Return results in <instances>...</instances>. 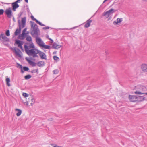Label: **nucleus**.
<instances>
[{
    "mask_svg": "<svg viewBox=\"0 0 147 147\" xmlns=\"http://www.w3.org/2000/svg\"><path fill=\"white\" fill-rule=\"evenodd\" d=\"M24 47L26 52L29 56H32L33 57H38V56L37 55L38 54L37 51L38 50L36 49H34L29 50L28 46L25 44Z\"/></svg>",
    "mask_w": 147,
    "mask_h": 147,
    "instance_id": "f257e3e1",
    "label": "nucleus"
},
{
    "mask_svg": "<svg viewBox=\"0 0 147 147\" xmlns=\"http://www.w3.org/2000/svg\"><path fill=\"white\" fill-rule=\"evenodd\" d=\"M21 22V23L20 22V20L18 21L19 29H17L15 32L14 34L16 36L18 35L20 32L21 29L25 27L26 22V17H24L22 18Z\"/></svg>",
    "mask_w": 147,
    "mask_h": 147,
    "instance_id": "f03ea898",
    "label": "nucleus"
},
{
    "mask_svg": "<svg viewBox=\"0 0 147 147\" xmlns=\"http://www.w3.org/2000/svg\"><path fill=\"white\" fill-rule=\"evenodd\" d=\"M31 23V27L32 30L30 34L32 36H34L35 35L39 36L40 34L38 33L39 30L38 25L34 22L32 21L30 22Z\"/></svg>",
    "mask_w": 147,
    "mask_h": 147,
    "instance_id": "7ed1b4c3",
    "label": "nucleus"
},
{
    "mask_svg": "<svg viewBox=\"0 0 147 147\" xmlns=\"http://www.w3.org/2000/svg\"><path fill=\"white\" fill-rule=\"evenodd\" d=\"M0 40L4 45H7L8 44H6V42H9V38L6 36L3 33H1L0 35Z\"/></svg>",
    "mask_w": 147,
    "mask_h": 147,
    "instance_id": "20e7f679",
    "label": "nucleus"
},
{
    "mask_svg": "<svg viewBox=\"0 0 147 147\" xmlns=\"http://www.w3.org/2000/svg\"><path fill=\"white\" fill-rule=\"evenodd\" d=\"M4 13L8 18H11L13 16L11 8L10 7L7 9L5 11Z\"/></svg>",
    "mask_w": 147,
    "mask_h": 147,
    "instance_id": "39448f33",
    "label": "nucleus"
},
{
    "mask_svg": "<svg viewBox=\"0 0 147 147\" xmlns=\"http://www.w3.org/2000/svg\"><path fill=\"white\" fill-rule=\"evenodd\" d=\"M33 37L36 38V43L40 47H41L43 44H44V42L40 38L38 37V36L35 35Z\"/></svg>",
    "mask_w": 147,
    "mask_h": 147,
    "instance_id": "423d86ee",
    "label": "nucleus"
},
{
    "mask_svg": "<svg viewBox=\"0 0 147 147\" xmlns=\"http://www.w3.org/2000/svg\"><path fill=\"white\" fill-rule=\"evenodd\" d=\"M11 49L15 52L17 55L20 58H22V56L21 54L22 53L20 50L18 48L16 49L15 48H11Z\"/></svg>",
    "mask_w": 147,
    "mask_h": 147,
    "instance_id": "0eeeda50",
    "label": "nucleus"
},
{
    "mask_svg": "<svg viewBox=\"0 0 147 147\" xmlns=\"http://www.w3.org/2000/svg\"><path fill=\"white\" fill-rule=\"evenodd\" d=\"M38 54L41 58L42 59H47V56L46 54L43 52L38 50L37 51Z\"/></svg>",
    "mask_w": 147,
    "mask_h": 147,
    "instance_id": "6e6552de",
    "label": "nucleus"
},
{
    "mask_svg": "<svg viewBox=\"0 0 147 147\" xmlns=\"http://www.w3.org/2000/svg\"><path fill=\"white\" fill-rule=\"evenodd\" d=\"M62 46V45H59L55 42H54L53 43L51 48L54 49H58L61 47Z\"/></svg>",
    "mask_w": 147,
    "mask_h": 147,
    "instance_id": "1a4fd4ad",
    "label": "nucleus"
},
{
    "mask_svg": "<svg viewBox=\"0 0 147 147\" xmlns=\"http://www.w3.org/2000/svg\"><path fill=\"white\" fill-rule=\"evenodd\" d=\"M129 98L131 101L132 102H135L137 100V96L129 95Z\"/></svg>",
    "mask_w": 147,
    "mask_h": 147,
    "instance_id": "9d476101",
    "label": "nucleus"
},
{
    "mask_svg": "<svg viewBox=\"0 0 147 147\" xmlns=\"http://www.w3.org/2000/svg\"><path fill=\"white\" fill-rule=\"evenodd\" d=\"M19 6V5L16 2L13 3H12V10L14 11H16V9L18 8Z\"/></svg>",
    "mask_w": 147,
    "mask_h": 147,
    "instance_id": "9b49d317",
    "label": "nucleus"
},
{
    "mask_svg": "<svg viewBox=\"0 0 147 147\" xmlns=\"http://www.w3.org/2000/svg\"><path fill=\"white\" fill-rule=\"evenodd\" d=\"M141 68L142 70L146 72H147V65L143 64H142L141 66Z\"/></svg>",
    "mask_w": 147,
    "mask_h": 147,
    "instance_id": "f8f14e48",
    "label": "nucleus"
},
{
    "mask_svg": "<svg viewBox=\"0 0 147 147\" xmlns=\"http://www.w3.org/2000/svg\"><path fill=\"white\" fill-rule=\"evenodd\" d=\"M31 19L35 21L37 24H39L40 25L42 26H45V25L41 23L40 21H38L33 16H31Z\"/></svg>",
    "mask_w": 147,
    "mask_h": 147,
    "instance_id": "ddd939ff",
    "label": "nucleus"
},
{
    "mask_svg": "<svg viewBox=\"0 0 147 147\" xmlns=\"http://www.w3.org/2000/svg\"><path fill=\"white\" fill-rule=\"evenodd\" d=\"M26 59L29 64L31 65L32 67H34L36 66V64L35 62L31 61L28 58H26Z\"/></svg>",
    "mask_w": 147,
    "mask_h": 147,
    "instance_id": "4468645a",
    "label": "nucleus"
},
{
    "mask_svg": "<svg viewBox=\"0 0 147 147\" xmlns=\"http://www.w3.org/2000/svg\"><path fill=\"white\" fill-rule=\"evenodd\" d=\"M92 20L90 19V18L88 19L86 21V23L84 25L85 28H88L90 26V24L92 22Z\"/></svg>",
    "mask_w": 147,
    "mask_h": 147,
    "instance_id": "2eb2a0df",
    "label": "nucleus"
},
{
    "mask_svg": "<svg viewBox=\"0 0 147 147\" xmlns=\"http://www.w3.org/2000/svg\"><path fill=\"white\" fill-rule=\"evenodd\" d=\"M37 65L39 67H41L45 66V62L43 61H40L37 63Z\"/></svg>",
    "mask_w": 147,
    "mask_h": 147,
    "instance_id": "dca6fc26",
    "label": "nucleus"
},
{
    "mask_svg": "<svg viewBox=\"0 0 147 147\" xmlns=\"http://www.w3.org/2000/svg\"><path fill=\"white\" fill-rule=\"evenodd\" d=\"M26 44L28 45V47L29 49L31 48L33 49H35V47L32 42H31L30 44L27 43Z\"/></svg>",
    "mask_w": 147,
    "mask_h": 147,
    "instance_id": "f3484780",
    "label": "nucleus"
},
{
    "mask_svg": "<svg viewBox=\"0 0 147 147\" xmlns=\"http://www.w3.org/2000/svg\"><path fill=\"white\" fill-rule=\"evenodd\" d=\"M107 11L110 16L112 14L115 12V11L114 9L111 8Z\"/></svg>",
    "mask_w": 147,
    "mask_h": 147,
    "instance_id": "a211bd4d",
    "label": "nucleus"
},
{
    "mask_svg": "<svg viewBox=\"0 0 147 147\" xmlns=\"http://www.w3.org/2000/svg\"><path fill=\"white\" fill-rule=\"evenodd\" d=\"M15 43L18 45V46L21 45H22L23 44V42L22 41H21L17 40H16L15 41Z\"/></svg>",
    "mask_w": 147,
    "mask_h": 147,
    "instance_id": "6ab92c4d",
    "label": "nucleus"
},
{
    "mask_svg": "<svg viewBox=\"0 0 147 147\" xmlns=\"http://www.w3.org/2000/svg\"><path fill=\"white\" fill-rule=\"evenodd\" d=\"M16 111H18V112L16 114V115L17 116H20L22 113V111L18 109H16Z\"/></svg>",
    "mask_w": 147,
    "mask_h": 147,
    "instance_id": "aec40b11",
    "label": "nucleus"
},
{
    "mask_svg": "<svg viewBox=\"0 0 147 147\" xmlns=\"http://www.w3.org/2000/svg\"><path fill=\"white\" fill-rule=\"evenodd\" d=\"M145 99V97L144 96H138V102L143 101Z\"/></svg>",
    "mask_w": 147,
    "mask_h": 147,
    "instance_id": "412c9836",
    "label": "nucleus"
},
{
    "mask_svg": "<svg viewBox=\"0 0 147 147\" xmlns=\"http://www.w3.org/2000/svg\"><path fill=\"white\" fill-rule=\"evenodd\" d=\"M41 47H42L44 48H45L46 49H49L50 48H51V47L49 45H45L44 43L43 44V45H42Z\"/></svg>",
    "mask_w": 147,
    "mask_h": 147,
    "instance_id": "4be33fe9",
    "label": "nucleus"
},
{
    "mask_svg": "<svg viewBox=\"0 0 147 147\" xmlns=\"http://www.w3.org/2000/svg\"><path fill=\"white\" fill-rule=\"evenodd\" d=\"M6 84L8 86H10V79L9 78H7L6 79Z\"/></svg>",
    "mask_w": 147,
    "mask_h": 147,
    "instance_id": "5701e85b",
    "label": "nucleus"
},
{
    "mask_svg": "<svg viewBox=\"0 0 147 147\" xmlns=\"http://www.w3.org/2000/svg\"><path fill=\"white\" fill-rule=\"evenodd\" d=\"M103 16H105L106 18H107L109 16V14L107 11L103 13Z\"/></svg>",
    "mask_w": 147,
    "mask_h": 147,
    "instance_id": "b1692460",
    "label": "nucleus"
},
{
    "mask_svg": "<svg viewBox=\"0 0 147 147\" xmlns=\"http://www.w3.org/2000/svg\"><path fill=\"white\" fill-rule=\"evenodd\" d=\"M26 40L28 42H32V39L31 37L30 36H27L26 38Z\"/></svg>",
    "mask_w": 147,
    "mask_h": 147,
    "instance_id": "393cba45",
    "label": "nucleus"
},
{
    "mask_svg": "<svg viewBox=\"0 0 147 147\" xmlns=\"http://www.w3.org/2000/svg\"><path fill=\"white\" fill-rule=\"evenodd\" d=\"M31 72L33 73H36L38 74V69H34L31 71Z\"/></svg>",
    "mask_w": 147,
    "mask_h": 147,
    "instance_id": "a878e982",
    "label": "nucleus"
},
{
    "mask_svg": "<svg viewBox=\"0 0 147 147\" xmlns=\"http://www.w3.org/2000/svg\"><path fill=\"white\" fill-rule=\"evenodd\" d=\"M31 77V76L30 75H28L24 77V78L26 80H28Z\"/></svg>",
    "mask_w": 147,
    "mask_h": 147,
    "instance_id": "bb28decb",
    "label": "nucleus"
},
{
    "mask_svg": "<svg viewBox=\"0 0 147 147\" xmlns=\"http://www.w3.org/2000/svg\"><path fill=\"white\" fill-rule=\"evenodd\" d=\"M49 147H62L58 146L56 144H51L50 145Z\"/></svg>",
    "mask_w": 147,
    "mask_h": 147,
    "instance_id": "cd10ccee",
    "label": "nucleus"
},
{
    "mask_svg": "<svg viewBox=\"0 0 147 147\" xmlns=\"http://www.w3.org/2000/svg\"><path fill=\"white\" fill-rule=\"evenodd\" d=\"M5 34L7 36H10V31L9 30H6L5 32Z\"/></svg>",
    "mask_w": 147,
    "mask_h": 147,
    "instance_id": "c85d7f7f",
    "label": "nucleus"
},
{
    "mask_svg": "<svg viewBox=\"0 0 147 147\" xmlns=\"http://www.w3.org/2000/svg\"><path fill=\"white\" fill-rule=\"evenodd\" d=\"M139 88L141 90H145L146 89V88L143 86L141 85H140L139 86Z\"/></svg>",
    "mask_w": 147,
    "mask_h": 147,
    "instance_id": "c756f323",
    "label": "nucleus"
},
{
    "mask_svg": "<svg viewBox=\"0 0 147 147\" xmlns=\"http://www.w3.org/2000/svg\"><path fill=\"white\" fill-rule=\"evenodd\" d=\"M53 59L55 61H57L59 60V58L57 56H53Z\"/></svg>",
    "mask_w": 147,
    "mask_h": 147,
    "instance_id": "7c9ffc66",
    "label": "nucleus"
},
{
    "mask_svg": "<svg viewBox=\"0 0 147 147\" xmlns=\"http://www.w3.org/2000/svg\"><path fill=\"white\" fill-rule=\"evenodd\" d=\"M53 74H57L59 73V71L58 70L56 69L53 71Z\"/></svg>",
    "mask_w": 147,
    "mask_h": 147,
    "instance_id": "2f4dec72",
    "label": "nucleus"
},
{
    "mask_svg": "<svg viewBox=\"0 0 147 147\" xmlns=\"http://www.w3.org/2000/svg\"><path fill=\"white\" fill-rule=\"evenodd\" d=\"M118 22V23H120L122 22L123 20V19L122 18H117L116 20Z\"/></svg>",
    "mask_w": 147,
    "mask_h": 147,
    "instance_id": "473e14b6",
    "label": "nucleus"
},
{
    "mask_svg": "<svg viewBox=\"0 0 147 147\" xmlns=\"http://www.w3.org/2000/svg\"><path fill=\"white\" fill-rule=\"evenodd\" d=\"M23 69L25 71H27L29 70V68L28 67H23Z\"/></svg>",
    "mask_w": 147,
    "mask_h": 147,
    "instance_id": "72a5a7b5",
    "label": "nucleus"
},
{
    "mask_svg": "<svg viewBox=\"0 0 147 147\" xmlns=\"http://www.w3.org/2000/svg\"><path fill=\"white\" fill-rule=\"evenodd\" d=\"M22 95L25 97H28L29 96L28 94L26 93H23L22 94Z\"/></svg>",
    "mask_w": 147,
    "mask_h": 147,
    "instance_id": "f704fd0d",
    "label": "nucleus"
},
{
    "mask_svg": "<svg viewBox=\"0 0 147 147\" xmlns=\"http://www.w3.org/2000/svg\"><path fill=\"white\" fill-rule=\"evenodd\" d=\"M17 67L22 69V66L21 65H20L18 63H17Z\"/></svg>",
    "mask_w": 147,
    "mask_h": 147,
    "instance_id": "c9c22d12",
    "label": "nucleus"
},
{
    "mask_svg": "<svg viewBox=\"0 0 147 147\" xmlns=\"http://www.w3.org/2000/svg\"><path fill=\"white\" fill-rule=\"evenodd\" d=\"M5 11L3 9H0V15H2L3 14V13Z\"/></svg>",
    "mask_w": 147,
    "mask_h": 147,
    "instance_id": "e433bc0d",
    "label": "nucleus"
},
{
    "mask_svg": "<svg viewBox=\"0 0 147 147\" xmlns=\"http://www.w3.org/2000/svg\"><path fill=\"white\" fill-rule=\"evenodd\" d=\"M119 23H118V22L116 20H115L113 22V24L114 25H118Z\"/></svg>",
    "mask_w": 147,
    "mask_h": 147,
    "instance_id": "4c0bfd02",
    "label": "nucleus"
},
{
    "mask_svg": "<svg viewBox=\"0 0 147 147\" xmlns=\"http://www.w3.org/2000/svg\"><path fill=\"white\" fill-rule=\"evenodd\" d=\"M26 35V34L25 33H24L23 32H22V33L21 34V36L20 37H23Z\"/></svg>",
    "mask_w": 147,
    "mask_h": 147,
    "instance_id": "58836bf2",
    "label": "nucleus"
},
{
    "mask_svg": "<svg viewBox=\"0 0 147 147\" xmlns=\"http://www.w3.org/2000/svg\"><path fill=\"white\" fill-rule=\"evenodd\" d=\"M144 94L147 95V92L144 93H141L140 92L138 91V94Z\"/></svg>",
    "mask_w": 147,
    "mask_h": 147,
    "instance_id": "ea45409f",
    "label": "nucleus"
},
{
    "mask_svg": "<svg viewBox=\"0 0 147 147\" xmlns=\"http://www.w3.org/2000/svg\"><path fill=\"white\" fill-rule=\"evenodd\" d=\"M23 13V12H20V13L18 15L19 17H20L22 15Z\"/></svg>",
    "mask_w": 147,
    "mask_h": 147,
    "instance_id": "a19ab883",
    "label": "nucleus"
},
{
    "mask_svg": "<svg viewBox=\"0 0 147 147\" xmlns=\"http://www.w3.org/2000/svg\"><path fill=\"white\" fill-rule=\"evenodd\" d=\"M49 26H46V27H43V29H45V30H46V29H49Z\"/></svg>",
    "mask_w": 147,
    "mask_h": 147,
    "instance_id": "79ce46f5",
    "label": "nucleus"
},
{
    "mask_svg": "<svg viewBox=\"0 0 147 147\" xmlns=\"http://www.w3.org/2000/svg\"><path fill=\"white\" fill-rule=\"evenodd\" d=\"M31 100L32 102H33V103L34 102H35L34 99L32 97H31Z\"/></svg>",
    "mask_w": 147,
    "mask_h": 147,
    "instance_id": "37998d69",
    "label": "nucleus"
},
{
    "mask_svg": "<svg viewBox=\"0 0 147 147\" xmlns=\"http://www.w3.org/2000/svg\"><path fill=\"white\" fill-rule=\"evenodd\" d=\"M18 47H20L22 50H23V47L22 46V45H21L19 46Z\"/></svg>",
    "mask_w": 147,
    "mask_h": 147,
    "instance_id": "c03bdc74",
    "label": "nucleus"
},
{
    "mask_svg": "<svg viewBox=\"0 0 147 147\" xmlns=\"http://www.w3.org/2000/svg\"><path fill=\"white\" fill-rule=\"evenodd\" d=\"M49 40L51 41H50L51 43H52L53 44V43H54V42H53V40L51 38H50V39H49Z\"/></svg>",
    "mask_w": 147,
    "mask_h": 147,
    "instance_id": "a18cd8bd",
    "label": "nucleus"
},
{
    "mask_svg": "<svg viewBox=\"0 0 147 147\" xmlns=\"http://www.w3.org/2000/svg\"><path fill=\"white\" fill-rule=\"evenodd\" d=\"M26 30H27V28H24L23 30L22 31V32H23L24 33H25V32L26 31Z\"/></svg>",
    "mask_w": 147,
    "mask_h": 147,
    "instance_id": "49530a36",
    "label": "nucleus"
},
{
    "mask_svg": "<svg viewBox=\"0 0 147 147\" xmlns=\"http://www.w3.org/2000/svg\"><path fill=\"white\" fill-rule=\"evenodd\" d=\"M46 38L47 39H48L49 40V39L50 38L49 37V36L48 35H47L46 36Z\"/></svg>",
    "mask_w": 147,
    "mask_h": 147,
    "instance_id": "de8ad7c7",
    "label": "nucleus"
},
{
    "mask_svg": "<svg viewBox=\"0 0 147 147\" xmlns=\"http://www.w3.org/2000/svg\"><path fill=\"white\" fill-rule=\"evenodd\" d=\"M53 120V119L52 118H51L48 119V120L49 121H52Z\"/></svg>",
    "mask_w": 147,
    "mask_h": 147,
    "instance_id": "09e8293b",
    "label": "nucleus"
},
{
    "mask_svg": "<svg viewBox=\"0 0 147 147\" xmlns=\"http://www.w3.org/2000/svg\"><path fill=\"white\" fill-rule=\"evenodd\" d=\"M61 30H68V28H62V29H60Z\"/></svg>",
    "mask_w": 147,
    "mask_h": 147,
    "instance_id": "8fccbe9b",
    "label": "nucleus"
},
{
    "mask_svg": "<svg viewBox=\"0 0 147 147\" xmlns=\"http://www.w3.org/2000/svg\"><path fill=\"white\" fill-rule=\"evenodd\" d=\"M135 93L137 94H138V91H136L135 92Z\"/></svg>",
    "mask_w": 147,
    "mask_h": 147,
    "instance_id": "3c124183",
    "label": "nucleus"
},
{
    "mask_svg": "<svg viewBox=\"0 0 147 147\" xmlns=\"http://www.w3.org/2000/svg\"><path fill=\"white\" fill-rule=\"evenodd\" d=\"M21 71L22 73H24V72L23 71V70L22 69L21 70Z\"/></svg>",
    "mask_w": 147,
    "mask_h": 147,
    "instance_id": "603ef678",
    "label": "nucleus"
},
{
    "mask_svg": "<svg viewBox=\"0 0 147 147\" xmlns=\"http://www.w3.org/2000/svg\"><path fill=\"white\" fill-rule=\"evenodd\" d=\"M25 0V1L26 2V3H28V0Z\"/></svg>",
    "mask_w": 147,
    "mask_h": 147,
    "instance_id": "864d4df0",
    "label": "nucleus"
},
{
    "mask_svg": "<svg viewBox=\"0 0 147 147\" xmlns=\"http://www.w3.org/2000/svg\"><path fill=\"white\" fill-rule=\"evenodd\" d=\"M107 0H104V1L103 2V3H105Z\"/></svg>",
    "mask_w": 147,
    "mask_h": 147,
    "instance_id": "5fc2aeb1",
    "label": "nucleus"
},
{
    "mask_svg": "<svg viewBox=\"0 0 147 147\" xmlns=\"http://www.w3.org/2000/svg\"><path fill=\"white\" fill-rule=\"evenodd\" d=\"M19 38L20 39H23V38Z\"/></svg>",
    "mask_w": 147,
    "mask_h": 147,
    "instance_id": "6e6d98bb",
    "label": "nucleus"
},
{
    "mask_svg": "<svg viewBox=\"0 0 147 147\" xmlns=\"http://www.w3.org/2000/svg\"><path fill=\"white\" fill-rule=\"evenodd\" d=\"M143 1H147V0H142Z\"/></svg>",
    "mask_w": 147,
    "mask_h": 147,
    "instance_id": "4d7b16f0",
    "label": "nucleus"
},
{
    "mask_svg": "<svg viewBox=\"0 0 147 147\" xmlns=\"http://www.w3.org/2000/svg\"><path fill=\"white\" fill-rule=\"evenodd\" d=\"M55 52H54L53 53V54L55 53Z\"/></svg>",
    "mask_w": 147,
    "mask_h": 147,
    "instance_id": "13d9d810",
    "label": "nucleus"
}]
</instances>
